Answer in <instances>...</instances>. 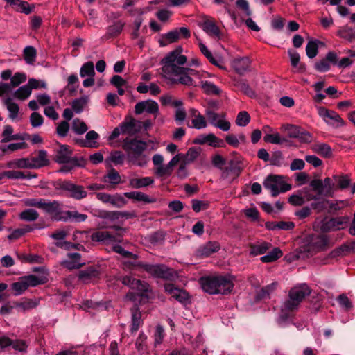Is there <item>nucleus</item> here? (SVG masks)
Instances as JSON below:
<instances>
[{"mask_svg":"<svg viewBox=\"0 0 355 355\" xmlns=\"http://www.w3.org/2000/svg\"><path fill=\"white\" fill-rule=\"evenodd\" d=\"M202 290L211 295L229 294L234 288L233 277L230 275L202 277L199 280Z\"/></svg>","mask_w":355,"mask_h":355,"instance_id":"obj_4","label":"nucleus"},{"mask_svg":"<svg viewBox=\"0 0 355 355\" xmlns=\"http://www.w3.org/2000/svg\"><path fill=\"white\" fill-rule=\"evenodd\" d=\"M26 76L23 73H16L11 77L10 83H0V96L10 93L12 89L25 82Z\"/></svg>","mask_w":355,"mask_h":355,"instance_id":"obj_20","label":"nucleus"},{"mask_svg":"<svg viewBox=\"0 0 355 355\" xmlns=\"http://www.w3.org/2000/svg\"><path fill=\"white\" fill-rule=\"evenodd\" d=\"M192 125L189 126L191 128H195L196 130L205 129L207 127L208 123L206 120V118L204 115L200 114L196 116V118H193L191 120Z\"/></svg>","mask_w":355,"mask_h":355,"instance_id":"obj_56","label":"nucleus"},{"mask_svg":"<svg viewBox=\"0 0 355 355\" xmlns=\"http://www.w3.org/2000/svg\"><path fill=\"white\" fill-rule=\"evenodd\" d=\"M87 218V216L80 214L77 211H63L62 217L57 218V221L83 222Z\"/></svg>","mask_w":355,"mask_h":355,"instance_id":"obj_30","label":"nucleus"},{"mask_svg":"<svg viewBox=\"0 0 355 355\" xmlns=\"http://www.w3.org/2000/svg\"><path fill=\"white\" fill-rule=\"evenodd\" d=\"M271 247V244L268 242H261L250 245V254L257 256L265 254Z\"/></svg>","mask_w":355,"mask_h":355,"instance_id":"obj_40","label":"nucleus"},{"mask_svg":"<svg viewBox=\"0 0 355 355\" xmlns=\"http://www.w3.org/2000/svg\"><path fill=\"white\" fill-rule=\"evenodd\" d=\"M164 336L165 334L163 327L160 324H157L153 335L155 347H157L162 343Z\"/></svg>","mask_w":355,"mask_h":355,"instance_id":"obj_59","label":"nucleus"},{"mask_svg":"<svg viewBox=\"0 0 355 355\" xmlns=\"http://www.w3.org/2000/svg\"><path fill=\"white\" fill-rule=\"evenodd\" d=\"M20 220L26 222H33L39 218V213L33 209H26L19 214Z\"/></svg>","mask_w":355,"mask_h":355,"instance_id":"obj_48","label":"nucleus"},{"mask_svg":"<svg viewBox=\"0 0 355 355\" xmlns=\"http://www.w3.org/2000/svg\"><path fill=\"white\" fill-rule=\"evenodd\" d=\"M146 148L147 143L141 140L126 138L123 141V148L127 153L142 154Z\"/></svg>","mask_w":355,"mask_h":355,"instance_id":"obj_25","label":"nucleus"},{"mask_svg":"<svg viewBox=\"0 0 355 355\" xmlns=\"http://www.w3.org/2000/svg\"><path fill=\"white\" fill-rule=\"evenodd\" d=\"M220 249V244L216 241H209L205 244L200 246L197 250L198 256L207 257Z\"/></svg>","mask_w":355,"mask_h":355,"instance_id":"obj_31","label":"nucleus"},{"mask_svg":"<svg viewBox=\"0 0 355 355\" xmlns=\"http://www.w3.org/2000/svg\"><path fill=\"white\" fill-rule=\"evenodd\" d=\"M349 220L350 218L349 216H340L324 220L321 223V230L327 232L345 229Z\"/></svg>","mask_w":355,"mask_h":355,"instance_id":"obj_11","label":"nucleus"},{"mask_svg":"<svg viewBox=\"0 0 355 355\" xmlns=\"http://www.w3.org/2000/svg\"><path fill=\"white\" fill-rule=\"evenodd\" d=\"M36 306V302L30 299H25L19 302H15V307L18 309L19 311H25L33 309Z\"/></svg>","mask_w":355,"mask_h":355,"instance_id":"obj_57","label":"nucleus"},{"mask_svg":"<svg viewBox=\"0 0 355 355\" xmlns=\"http://www.w3.org/2000/svg\"><path fill=\"white\" fill-rule=\"evenodd\" d=\"M241 171L240 164L235 160H230L228 166L223 168L221 178L228 182H232L236 179Z\"/></svg>","mask_w":355,"mask_h":355,"instance_id":"obj_24","label":"nucleus"},{"mask_svg":"<svg viewBox=\"0 0 355 355\" xmlns=\"http://www.w3.org/2000/svg\"><path fill=\"white\" fill-rule=\"evenodd\" d=\"M329 243V238L327 235L313 234L308 239V243L306 250L310 252H317L327 249Z\"/></svg>","mask_w":355,"mask_h":355,"instance_id":"obj_10","label":"nucleus"},{"mask_svg":"<svg viewBox=\"0 0 355 355\" xmlns=\"http://www.w3.org/2000/svg\"><path fill=\"white\" fill-rule=\"evenodd\" d=\"M52 239L58 241L55 243V245L59 248H69L71 243L69 242L63 241L67 236V233L64 230H59L53 233L50 236Z\"/></svg>","mask_w":355,"mask_h":355,"instance_id":"obj_43","label":"nucleus"},{"mask_svg":"<svg viewBox=\"0 0 355 355\" xmlns=\"http://www.w3.org/2000/svg\"><path fill=\"white\" fill-rule=\"evenodd\" d=\"M263 187L270 191L272 196H277L281 193L290 191L292 188L291 184L284 181L282 175H270L263 181Z\"/></svg>","mask_w":355,"mask_h":355,"instance_id":"obj_6","label":"nucleus"},{"mask_svg":"<svg viewBox=\"0 0 355 355\" xmlns=\"http://www.w3.org/2000/svg\"><path fill=\"white\" fill-rule=\"evenodd\" d=\"M124 27V23L121 21H118L110 26L107 29V33L105 37L106 38L114 37L119 35L123 31Z\"/></svg>","mask_w":355,"mask_h":355,"instance_id":"obj_47","label":"nucleus"},{"mask_svg":"<svg viewBox=\"0 0 355 355\" xmlns=\"http://www.w3.org/2000/svg\"><path fill=\"white\" fill-rule=\"evenodd\" d=\"M317 112L319 116L329 126L334 128H338L345 125V121L335 111L319 106L317 107Z\"/></svg>","mask_w":355,"mask_h":355,"instance_id":"obj_8","label":"nucleus"},{"mask_svg":"<svg viewBox=\"0 0 355 355\" xmlns=\"http://www.w3.org/2000/svg\"><path fill=\"white\" fill-rule=\"evenodd\" d=\"M141 323V313L138 307H135L132 309L131 331L132 333L137 331Z\"/></svg>","mask_w":355,"mask_h":355,"instance_id":"obj_45","label":"nucleus"},{"mask_svg":"<svg viewBox=\"0 0 355 355\" xmlns=\"http://www.w3.org/2000/svg\"><path fill=\"white\" fill-rule=\"evenodd\" d=\"M201 87L204 92L208 94H219L220 92L216 85L207 80L202 81Z\"/></svg>","mask_w":355,"mask_h":355,"instance_id":"obj_62","label":"nucleus"},{"mask_svg":"<svg viewBox=\"0 0 355 355\" xmlns=\"http://www.w3.org/2000/svg\"><path fill=\"white\" fill-rule=\"evenodd\" d=\"M69 259L62 261V264L68 269L79 268L83 263L80 262V254L77 252L69 253Z\"/></svg>","mask_w":355,"mask_h":355,"instance_id":"obj_36","label":"nucleus"},{"mask_svg":"<svg viewBox=\"0 0 355 355\" xmlns=\"http://www.w3.org/2000/svg\"><path fill=\"white\" fill-rule=\"evenodd\" d=\"M347 202L345 200H331L326 198H322V200L313 205L316 208L317 212H322L328 209L329 211H338L346 205Z\"/></svg>","mask_w":355,"mask_h":355,"instance_id":"obj_23","label":"nucleus"},{"mask_svg":"<svg viewBox=\"0 0 355 355\" xmlns=\"http://www.w3.org/2000/svg\"><path fill=\"white\" fill-rule=\"evenodd\" d=\"M354 252L355 242L342 244L339 247L334 249L327 256L324 257L321 259L320 263L323 265L328 264L329 263V260L330 259H338Z\"/></svg>","mask_w":355,"mask_h":355,"instance_id":"obj_12","label":"nucleus"},{"mask_svg":"<svg viewBox=\"0 0 355 355\" xmlns=\"http://www.w3.org/2000/svg\"><path fill=\"white\" fill-rule=\"evenodd\" d=\"M123 197L139 202H144L145 203H153L156 201L155 198H150L147 194L140 191L125 192L123 193Z\"/></svg>","mask_w":355,"mask_h":355,"instance_id":"obj_35","label":"nucleus"},{"mask_svg":"<svg viewBox=\"0 0 355 355\" xmlns=\"http://www.w3.org/2000/svg\"><path fill=\"white\" fill-rule=\"evenodd\" d=\"M198 45L201 53L209 60V61L212 64L221 67L220 63L222 62V60L220 58L214 56L207 46L201 41L199 42Z\"/></svg>","mask_w":355,"mask_h":355,"instance_id":"obj_39","label":"nucleus"},{"mask_svg":"<svg viewBox=\"0 0 355 355\" xmlns=\"http://www.w3.org/2000/svg\"><path fill=\"white\" fill-rule=\"evenodd\" d=\"M99 135L94 130L89 131L85 135V140L80 141V145L85 147H96V139Z\"/></svg>","mask_w":355,"mask_h":355,"instance_id":"obj_49","label":"nucleus"},{"mask_svg":"<svg viewBox=\"0 0 355 355\" xmlns=\"http://www.w3.org/2000/svg\"><path fill=\"white\" fill-rule=\"evenodd\" d=\"M37 52L32 46H28L24 49V58L28 64L32 65L35 62Z\"/></svg>","mask_w":355,"mask_h":355,"instance_id":"obj_54","label":"nucleus"},{"mask_svg":"<svg viewBox=\"0 0 355 355\" xmlns=\"http://www.w3.org/2000/svg\"><path fill=\"white\" fill-rule=\"evenodd\" d=\"M89 97L87 96H81L75 99L71 103L73 110L77 114L81 113L83 111L84 107L87 105Z\"/></svg>","mask_w":355,"mask_h":355,"instance_id":"obj_53","label":"nucleus"},{"mask_svg":"<svg viewBox=\"0 0 355 355\" xmlns=\"http://www.w3.org/2000/svg\"><path fill=\"white\" fill-rule=\"evenodd\" d=\"M122 234L109 231H97L92 234L91 239L93 241L103 242L108 244L114 242L120 243L122 241Z\"/></svg>","mask_w":355,"mask_h":355,"instance_id":"obj_18","label":"nucleus"},{"mask_svg":"<svg viewBox=\"0 0 355 355\" xmlns=\"http://www.w3.org/2000/svg\"><path fill=\"white\" fill-rule=\"evenodd\" d=\"M123 134L134 135L142 130V122L132 118H127L121 123Z\"/></svg>","mask_w":355,"mask_h":355,"instance_id":"obj_27","label":"nucleus"},{"mask_svg":"<svg viewBox=\"0 0 355 355\" xmlns=\"http://www.w3.org/2000/svg\"><path fill=\"white\" fill-rule=\"evenodd\" d=\"M204 31L210 36L219 37L220 31L216 24L211 21H206L202 24Z\"/></svg>","mask_w":355,"mask_h":355,"instance_id":"obj_51","label":"nucleus"},{"mask_svg":"<svg viewBox=\"0 0 355 355\" xmlns=\"http://www.w3.org/2000/svg\"><path fill=\"white\" fill-rule=\"evenodd\" d=\"M127 153L128 161L132 165L144 167L147 164L148 159L146 155L133 153Z\"/></svg>","mask_w":355,"mask_h":355,"instance_id":"obj_37","label":"nucleus"},{"mask_svg":"<svg viewBox=\"0 0 355 355\" xmlns=\"http://www.w3.org/2000/svg\"><path fill=\"white\" fill-rule=\"evenodd\" d=\"M21 277L24 279L27 288L34 287L37 285L42 284L46 282L43 278L38 277L35 275H29L23 276Z\"/></svg>","mask_w":355,"mask_h":355,"instance_id":"obj_55","label":"nucleus"},{"mask_svg":"<svg viewBox=\"0 0 355 355\" xmlns=\"http://www.w3.org/2000/svg\"><path fill=\"white\" fill-rule=\"evenodd\" d=\"M130 263L133 269L145 271L154 278L173 280L177 277V273L164 264H153L138 261Z\"/></svg>","mask_w":355,"mask_h":355,"instance_id":"obj_5","label":"nucleus"},{"mask_svg":"<svg viewBox=\"0 0 355 355\" xmlns=\"http://www.w3.org/2000/svg\"><path fill=\"white\" fill-rule=\"evenodd\" d=\"M336 35L340 38L352 41L355 38V30L348 26H343L338 30Z\"/></svg>","mask_w":355,"mask_h":355,"instance_id":"obj_50","label":"nucleus"},{"mask_svg":"<svg viewBox=\"0 0 355 355\" xmlns=\"http://www.w3.org/2000/svg\"><path fill=\"white\" fill-rule=\"evenodd\" d=\"M61 188L69 192V196L76 200H81L87 196V191L82 185L74 184L70 181L63 182Z\"/></svg>","mask_w":355,"mask_h":355,"instance_id":"obj_19","label":"nucleus"},{"mask_svg":"<svg viewBox=\"0 0 355 355\" xmlns=\"http://www.w3.org/2000/svg\"><path fill=\"white\" fill-rule=\"evenodd\" d=\"M71 128L73 131L78 135L83 134L88 130V127L85 123L79 119H73Z\"/></svg>","mask_w":355,"mask_h":355,"instance_id":"obj_61","label":"nucleus"},{"mask_svg":"<svg viewBox=\"0 0 355 355\" xmlns=\"http://www.w3.org/2000/svg\"><path fill=\"white\" fill-rule=\"evenodd\" d=\"M300 193L302 196L303 200H304V204L305 202H308L310 201H313L310 206L311 207L316 211V208L314 207L313 205L315 203H318V202H320L322 200L323 198L320 197L321 196L320 194H318L317 192V194H314L311 192V189L308 187H304L302 189L300 190Z\"/></svg>","mask_w":355,"mask_h":355,"instance_id":"obj_33","label":"nucleus"},{"mask_svg":"<svg viewBox=\"0 0 355 355\" xmlns=\"http://www.w3.org/2000/svg\"><path fill=\"white\" fill-rule=\"evenodd\" d=\"M205 115L208 121L212 126L218 128L224 132H227L231 128L230 122L226 118V114L217 113L213 110L208 108L205 110Z\"/></svg>","mask_w":355,"mask_h":355,"instance_id":"obj_9","label":"nucleus"},{"mask_svg":"<svg viewBox=\"0 0 355 355\" xmlns=\"http://www.w3.org/2000/svg\"><path fill=\"white\" fill-rule=\"evenodd\" d=\"M321 44L322 42L318 40H311L308 42L306 46V53L309 58L313 59L317 55L319 44Z\"/></svg>","mask_w":355,"mask_h":355,"instance_id":"obj_44","label":"nucleus"},{"mask_svg":"<svg viewBox=\"0 0 355 355\" xmlns=\"http://www.w3.org/2000/svg\"><path fill=\"white\" fill-rule=\"evenodd\" d=\"M180 38L178 31L173 29L167 33L163 34L159 41L160 46H165L168 44L177 42Z\"/></svg>","mask_w":355,"mask_h":355,"instance_id":"obj_41","label":"nucleus"},{"mask_svg":"<svg viewBox=\"0 0 355 355\" xmlns=\"http://www.w3.org/2000/svg\"><path fill=\"white\" fill-rule=\"evenodd\" d=\"M29 161L31 169L40 168L49 164L46 152L44 150H39L37 157H30Z\"/></svg>","mask_w":355,"mask_h":355,"instance_id":"obj_32","label":"nucleus"},{"mask_svg":"<svg viewBox=\"0 0 355 355\" xmlns=\"http://www.w3.org/2000/svg\"><path fill=\"white\" fill-rule=\"evenodd\" d=\"M282 255V251L278 248H273L267 254L262 256L260 260L263 263H271L277 260Z\"/></svg>","mask_w":355,"mask_h":355,"instance_id":"obj_52","label":"nucleus"},{"mask_svg":"<svg viewBox=\"0 0 355 355\" xmlns=\"http://www.w3.org/2000/svg\"><path fill=\"white\" fill-rule=\"evenodd\" d=\"M164 288L166 293L180 303L184 305L190 304V295L185 290L180 288L171 283H166L164 285Z\"/></svg>","mask_w":355,"mask_h":355,"instance_id":"obj_13","label":"nucleus"},{"mask_svg":"<svg viewBox=\"0 0 355 355\" xmlns=\"http://www.w3.org/2000/svg\"><path fill=\"white\" fill-rule=\"evenodd\" d=\"M6 167L10 169H31L29 157L11 159L6 163Z\"/></svg>","mask_w":355,"mask_h":355,"instance_id":"obj_34","label":"nucleus"},{"mask_svg":"<svg viewBox=\"0 0 355 355\" xmlns=\"http://www.w3.org/2000/svg\"><path fill=\"white\" fill-rule=\"evenodd\" d=\"M251 60L248 57H239L232 62V67L239 75H243L250 71Z\"/></svg>","mask_w":355,"mask_h":355,"instance_id":"obj_28","label":"nucleus"},{"mask_svg":"<svg viewBox=\"0 0 355 355\" xmlns=\"http://www.w3.org/2000/svg\"><path fill=\"white\" fill-rule=\"evenodd\" d=\"M55 159L59 164H69L73 166H79L78 159L72 157V150L67 145H60L56 151Z\"/></svg>","mask_w":355,"mask_h":355,"instance_id":"obj_14","label":"nucleus"},{"mask_svg":"<svg viewBox=\"0 0 355 355\" xmlns=\"http://www.w3.org/2000/svg\"><path fill=\"white\" fill-rule=\"evenodd\" d=\"M80 76L81 78H86L83 85L85 87H89L94 84V65L92 62H87L83 64L80 69Z\"/></svg>","mask_w":355,"mask_h":355,"instance_id":"obj_22","label":"nucleus"},{"mask_svg":"<svg viewBox=\"0 0 355 355\" xmlns=\"http://www.w3.org/2000/svg\"><path fill=\"white\" fill-rule=\"evenodd\" d=\"M96 198L103 203L110 204L116 208H121L127 204V200L123 197V194H109L99 192L96 193Z\"/></svg>","mask_w":355,"mask_h":355,"instance_id":"obj_16","label":"nucleus"},{"mask_svg":"<svg viewBox=\"0 0 355 355\" xmlns=\"http://www.w3.org/2000/svg\"><path fill=\"white\" fill-rule=\"evenodd\" d=\"M154 183V180L150 177L141 178H131L129 180V185L135 189H140L148 187Z\"/></svg>","mask_w":355,"mask_h":355,"instance_id":"obj_42","label":"nucleus"},{"mask_svg":"<svg viewBox=\"0 0 355 355\" xmlns=\"http://www.w3.org/2000/svg\"><path fill=\"white\" fill-rule=\"evenodd\" d=\"M159 111L158 103L151 99L139 101L135 106V112L136 114H141L146 112L156 116L159 114Z\"/></svg>","mask_w":355,"mask_h":355,"instance_id":"obj_21","label":"nucleus"},{"mask_svg":"<svg viewBox=\"0 0 355 355\" xmlns=\"http://www.w3.org/2000/svg\"><path fill=\"white\" fill-rule=\"evenodd\" d=\"M310 293L311 290L306 284L297 285L290 291L289 297L284 302L281 313L277 319V322L280 327H286L291 322L293 313L298 309L301 302Z\"/></svg>","mask_w":355,"mask_h":355,"instance_id":"obj_2","label":"nucleus"},{"mask_svg":"<svg viewBox=\"0 0 355 355\" xmlns=\"http://www.w3.org/2000/svg\"><path fill=\"white\" fill-rule=\"evenodd\" d=\"M337 301L340 306L345 311H348L353 307L352 302L348 298L346 294H340L337 297Z\"/></svg>","mask_w":355,"mask_h":355,"instance_id":"obj_63","label":"nucleus"},{"mask_svg":"<svg viewBox=\"0 0 355 355\" xmlns=\"http://www.w3.org/2000/svg\"><path fill=\"white\" fill-rule=\"evenodd\" d=\"M182 51L181 46H178L162 60V74L171 84L180 83L190 86L193 84V79L190 75H193L195 71L180 67L187 60V57L182 55Z\"/></svg>","mask_w":355,"mask_h":355,"instance_id":"obj_1","label":"nucleus"},{"mask_svg":"<svg viewBox=\"0 0 355 355\" xmlns=\"http://www.w3.org/2000/svg\"><path fill=\"white\" fill-rule=\"evenodd\" d=\"M40 209L44 212L49 214L53 220L57 221V218L62 217V205L58 200H50L43 199Z\"/></svg>","mask_w":355,"mask_h":355,"instance_id":"obj_17","label":"nucleus"},{"mask_svg":"<svg viewBox=\"0 0 355 355\" xmlns=\"http://www.w3.org/2000/svg\"><path fill=\"white\" fill-rule=\"evenodd\" d=\"M351 185V179L347 174L334 175L332 178L313 179L310 182L313 190L324 197H333L338 189L343 190Z\"/></svg>","mask_w":355,"mask_h":355,"instance_id":"obj_3","label":"nucleus"},{"mask_svg":"<svg viewBox=\"0 0 355 355\" xmlns=\"http://www.w3.org/2000/svg\"><path fill=\"white\" fill-rule=\"evenodd\" d=\"M193 142L196 144L200 145L208 144L209 146L214 148L223 147L225 146L223 140L217 137L213 133L200 135L198 137L195 138Z\"/></svg>","mask_w":355,"mask_h":355,"instance_id":"obj_26","label":"nucleus"},{"mask_svg":"<svg viewBox=\"0 0 355 355\" xmlns=\"http://www.w3.org/2000/svg\"><path fill=\"white\" fill-rule=\"evenodd\" d=\"M11 288L16 296L20 295L28 288L21 277L18 282L12 284Z\"/></svg>","mask_w":355,"mask_h":355,"instance_id":"obj_64","label":"nucleus"},{"mask_svg":"<svg viewBox=\"0 0 355 355\" xmlns=\"http://www.w3.org/2000/svg\"><path fill=\"white\" fill-rule=\"evenodd\" d=\"M31 88L28 86V83L25 85L20 87L14 93V96L20 100H24L29 97L31 94Z\"/></svg>","mask_w":355,"mask_h":355,"instance_id":"obj_60","label":"nucleus"},{"mask_svg":"<svg viewBox=\"0 0 355 355\" xmlns=\"http://www.w3.org/2000/svg\"><path fill=\"white\" fill-rule=\"evenodd\" d=\"M3 103L9 112V117L12 120L16 119L18 116L19 110V105L10 97L4 98L3 99Z\"/></svg>","mask_w":355,"mask_h":355,"instance_id":"obj_38","label":"nucleus"},{"mask_svg":"<svg viewBox=\"0 0 355 355\" xmlns=\"http://www.w3.org/2000/svg\"><path fill=\"white\" fill-rule=\"evenodd\" d=\"M122 283L129 286L132 289L138 291L137 293L129 292L126 295V298L131 301H136L137 296H144L150 291L148 284L145 282L137 279L132 276L127 275L122 278Z\"/></svg>","mask_w":355,"mask_h":355,"instance_id":"obj_7","label":"nucleus"},{"mask_svg":"<svg viewBox=\"0 0 355 355\" xmlns=\"http://www.w3.org/2000/svg\"><path fill=\"white\" fill-rule=\"evenodd\" d=\"M313 150L324 157H330L332 155L331 146L325 143L315 144L313 146Z\"/></svg>","mask_w":355,"mask_h":355,"instance_id":"obj_46","label":"nucleus"},{"mask_svg":"<svg viewBox=\"0 0 355 355\" xmlns=\"http://www.w3.org/2000/svg\"><path fill=\"white\" fill-rule=\"evenodd\" d=\"M99 275V270L96 268L91 266L79 272L78 279L84 284H87L98 278Z\"/></svg>","mask_w":355,"mask_h":355,"instance_id":"obj_29","label":"nucleus"},{"mask_svg":"<svg viewBox=\"0 0 355 355\" xmlns=\"http://www.w3.org/2000/svg\"><path fill=\"white\" fill-rule=\"evenodd\" d=\"M103 181L110 184H117L121 182V176L115 169H112L107 175L103 176Z\"/></svg>","mask_w":355,"mask_h":355,"instance_id":"obj_58","label":"nucleus"},{"mask_svg":"<svg viewBox=\"0 0 355 355\" xmlns=\"http://www.w3.org/2000/svg\"><path fill=\"white\" fill-rule=\"evenodd\" d=\"M282 129L286 132L290 138L297 139L301 142L304 143H309L311 141V135L299 126L287 124L282 125Z\"/></svg>","mask_w":355,"mask_h":355,"instance_id":"obj_15","label":"nucleus"}]
</instances>
